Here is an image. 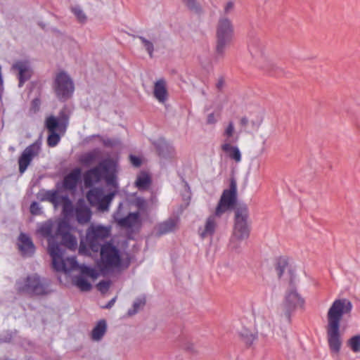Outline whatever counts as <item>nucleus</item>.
<instances>
[{
	"label": "nucleus",
	"instance_id": "f257e3e1",
	"mask_svg": "<svg viewBox=\"0 0 360 360\" xmlns=\"http://www.w3.org/2000/svg\"><path fill=\"white\" fill-rule=\"evenodd\" d=\"M352 307L348 299L342 298L335 300L328 309L326 331L329 349L333 354L340 352L342 345L340 322L344 316H350Z\"/></svg>",
	"mask_w": 360,
	"mask_h": 360
},
{
	"label": "nucleus",
	"instance_id": "f03ea898",
	"mask_svg": "<svg viewBox=\"0 0 360 360\" xmlns=\"http://www.w3.org/2000/svg\"><path fill=\"white\" fill-rule=\"evenodd\" d=\"M56 229L57 223L49 220L38 225L37 233L48 239V251L52 258L53 269L57 271L69 272L77 269L78 264L74 257L68 258L66 262L63 259V251L58 241H56Z\"/></svg>",
	"mask_w": 360,
	"mask_h": 360
},
{
	"label": "nucleus",
	"instance_id": "7ed1b4c3",
	"mask_svg": "<svg viewBox=\"0 0 360 360\" xmlns=\"http://www.w3.org/2000/svg\"><path fill=\"white\" fill-rule=\"evenodd\" d=\"M236 200L237 185L234 180H231L229 188L223 191L214 214L206 219L202 227L199 228L198 234L201 238L212 237L214 235L218 226L219 219L234 207Z\"/></svg>",
	"mask_w": 360,
	"mask_h": 360
},
{
	"label": "nucleus",
	"instance_id": "20e7f679",
	"mask_svg": "<svg viewBox=\"0 0 360 360\" xmlns=\"http://www.w3.org/2000/svg\"><path fill=\"white\" fill-rule=\"evenodd\" d=\"M249 210L246 205H240L235 211L234 226L230 240V247L238 250L240 242L248 238L250 232L248 223Z\"/></svg>",
	"mask_w": 360,
	"mask_h": 360
},
{
	"label": "nucleus",
	"instance_id": "39448f33",
	"mask_svg": "<svg viewBox=\"0 0 360 360\" xmlns=\"http://www.w3.org/2000/svg\"><path fill=\"white\" fill-rule=\"evenodd\" d=\"M100 259L97 263L98 269L103 274L120 269L122 257L120 250L110 243H106L99 249Z\"/></svg>",
	"mask_w": 360,
	"mask_h": 360
},
{
	"label": "nucleus",
	"instance_id": "423d86ee",
	"mask_svg": "<svg viewBox=\"0 0 360 360\" xmlns=\"http://www.w3.org/2000/svg\"><path fill=\"white\" fill-rule=\"evenodd\" d=\"M233 33L234 28L231 20L225 17L219 18L216 29V52L218 56H223L226 46L233 39Z\"/></svg>",
	"mask_w": 360,
	"mask_h": 360
},
{
	"label": "nucleus",
	"instance_id": "0eeeda50",
	"mask_svg": "<svg viewBox=\"0 0 360 360\" xmlns=\"http://www.w3.org/2000/svg\"><path fill=\"white\" fill-rule=\"evenodd\" d=\"M304 299L297 292L296 289H288L284 296L283 302L280 306V316L285 322L290 323L291 315L297 308L302 307Z\"/></svg>",
	"mask_w": 360,
	"mask_h": 360
},
{
	"label": "nucleus",
	"instance_id": "6e6552de",
	"mask_svg": "<svg viewBox=\"0 0 360 360\" xmlns=\"http://www.w3.org/2000/svg\"><path fill=\"white\" fill-rule=\"evenodd\" d=\"M110 233V229L99 224H91L86 230V242L91 250L97 252L102 247L101 243Z\"/></svg>",
	"mask_w": 360,
	"mask_h": 360
},
{
	"label": "nucleus",
	"instance_id": "1a4fd4ad",
	"mask_svg": "<svg viewBox=\"0 0 360 360\" xmlns=\"http://www.w3.org/2000/svg\"><path fill=\"white\" fill-rule=\"evenodd\" d=\"M15 286L18 292L30 295H41L47 292L45 285L37 274L20 279Z\"/></svg>",
	"mask_w": 360,
	"mask_h": 360
},
{
	"label": "nucleus",
	"instance_id": "9d476101",
	"mask_svg": "<svg viewBox=\"0 0 360 360\" xmlns=\"http://www.w3.org/2000/svg\"><path fill=\"white\" fill-rule=\"evenodd\" d=\"M112 167H114L113 162L110 159H105L97 166L89 169L84 175L85 186L89 188L98 183L103 178L104 174Z\"/></svg>",
	"mask_w": 360,
	"mask_h": 360
},
{
	"label": "nucleus",
	"instance_id": "9b49d317",
	"mask_svg": "<svg viewBox=\"0 0 360 360\" xmlns=\"http://www.w3.org/2000/svg\"><path fill=\"white\" fill-rule=\"evenodd\" d=\"M115 195V192L105 195L102 188H94L87 193L86 198L91 205L97 207L98 211L105 212L109 210Z\"/></svg>",
	"mask_w": 360,
	"mask_h": 360
},
{
	"label": "nucleus",
	"instance_id": "f8f14e48",
	"mask_svg": "<svg viewBox=\"0 0 360 360\" xmlns=\"http://www.w3.org/2000/svg\"><path fill=\"white\" fill-rule=\"evenodd\" d=\"M73 82L65 72H59L55 79L54 90L60 100L69 98L74 91Z\"/></svg>",
	"mask_w": 360,
	"mask_h": 360
},
{
	"label": "nucleus",
	"instance_id": "ddd939ff",
	"mask_svg": "<svg viewBox=\"0 0 360 360\" xmlns=\"http://www.w3.org/2000/svg\"><path fill=\"white\" fill-rule=\"evenodd\" d=\"M56 241H58V239L60 238V243L58 242V243L60 245V248H62L61 245L67 247L70 250H75L76 249L77 246V241L76 238L70 233V227L68 223L63 221H60L57 223V229L56 231ZM62 251H63V249H61ZM64 254V252H63V255ZM69 257H68L66 259H63L66 262L67 259Z\"/></svg>",
	"mask_w": 360,
	"mask_h": 360
},
{
	"label": "nucleus",
	"instance_id": "4468645a",
	"mask_svg": "<svg viewBox=\"0 0 360 360\" xmlns=\"http://www.w3.org/2000/svg\"><path fill=\"white\" fill-rule=\"evenodd\" d=\"M11 70L16 75L19 80V87H22L25 82L31 78L33 74L31 63L28 60L15 61L12 65Z\"/></svg>",
	"mask_w": 360,
	"mask_h": 360
},
{
	"label": "nucleus",
	"instance_id": "2eb2a0df",
	"mask_svg": "<svg viewBox=\"0 0 360 360\" xmlns=\"http://www.w3.org/2000/svg\"><path fill=\"white\" fill-rule=\"evenodd\" d=\"M41 150V143L38 141L28 146L22 153L18 159L19 172L22 174L34 158L37 157Z\"/></svg>",
	"mask_w": 360,
	"mask_h": 360
},
{
	"label": "nucleus",
	"instance_id": "dca6fc26",
	"mask_svg": "<svg viewBox=\"0 0 360 360\" xmlns=\"http://www.w3.org/2000/svg\"><path fill=\"white\" fill-rule=\"evenodd\" d=\"M75 215L80 224H85L90 221L92 212L84 200L80 199L77 201L75 208Z\"/></svg>",
	"mask_w": 360,
	"mask_h": 360
},
{
	"label": "nucleus",
	"instance_id": "f3484780",
	"mask_svg": "<svg viewBox=\"0 0 360 360\" xmlns=\"http://www.w3.org/2000/svg\"><path fill=\"white\" fill-rule=\"evenodd\" d=\"M18 245L22 256L31 257L34 255L35 247L28 235L21 233L18 237Z\"/></svg>",
	"mask_w": 360,
	"mask_h": 360
},
{
	"label": "nucleus",
	"instance_id": "a211bd4d",
	"mask_svg": "<svg viewBox=\"0 0 360 360\" xmlns=\"http://www.w3.org/2000/svg\"><path fill=\"white\" fill-rule=\"evenodd\" d=\"M154 97L161 103H164L168 98L167 82L165 79H160L154 84Z\"/></svg>",
	"mask_w": 360,
	"mask_h": 360
},
{
	"label": "nucleus",
	"instance_id": "6ab92c4d",
	"mask_svg": "<svg viewBox=\"0 0 360 360\" xmlns=\"http://www.w3.org/2000/svg\"><path fill=\"white\" fill-rule=\"evenodd\" d=\"M177 227V219L169 218L167 220L158 224L155 227V234L157 236L169 233L174 231Z\"/></svg>",
	"mask_w": 360,
	"mask_h": 360
},
{
	"label": "nucleus",
	"instance_id": "aec40b11",
	"mask_svg": "<svg viewBox=\"0 0 360 360\" xmlns=\"http://www.w3.org/2000/svg\"><path fill=\"white\" fill-rule=\"evenodd\" d=\"M81 178V169H74L70 173L66 175L63 179V186L67 190H74Z\"/></svg>",
	"mask_w": 360,
	"mask_h": 360
},
{
	"label": "nucleus",
	"instance_id": "412c9836",
	"mask_svg": "<svg viewBox=\"0 0 360 360\" xmlns=\"http://www.w3.org/2000/svg\"><path fill=\"white\" fill-rule=\"evenodd\" d=\"M115 218L120 226L124 228H131L138 223L139 213L132 212L129 213L126 217L118 219L115 217Z\"/></svg>",
	"mask_w": 360,
	"mask_h": 360
},
{
	"label": "nucleus",
	"instance_id": "4be33fe9",
	"mask_svg": "<svg viewBox=\"0 0 360 360\" xmlns=\"http://www.w3.org/2000/svg\"><path fill=\"white\" fill-rule=\"evenodd\" d=\"M221 150L226 153L229 158L236 162L241 161V153L237 146H232L231 143H224L221 145Z\"/></svg>",
	"mask_w": 360,
	"mask_h": 360
},
{
	"label": "nucleus",
	"instance_id": "5701e85b",
	"mask_svg": "<svg viewBox=\"0 0 360 360\" xmlns=\"http://www.w3.org/2000/svg\"><path fill=\"white\" fill-rule=\"evenodd\" d=\"M249 51L253 57H261L264 54V44L259 39H253L250 43Z\"/></svg>",
	"mask_w": 360,
	"mask_h": 360
},
{
	"label": "nucleus",
	"instance_id": "b1692460",
	"mask_svg": "<svg viewBox=\"0 0 360 360\" xmlns=\"http://www.w3.org/2000/svg\"><path fill=\"white\" fill-rule=\"evenodd\" d=\"M157 149L159 155L165 158H170L174 155V148L165 141H160Z\"/></svg>",
	"mask_w": 360,
	"mask_h": 360
},
{
	"label": "nucleus",
	"instance_id": "393cba45",
	"mask_svg": "<svg viewBox=\"0 0 360 360\" xmlns=\"http://www.w3.org/2000/svg\"><path fill=\"white\" fill-rule=\"evenodd\" d=\"M45 127L49 132L56 131L58 130L60 133L63 134L60 123L58 122L57 117L53 115H50L46 118Z\"/></svg>",
	"mask_w": 360,
	"mask_h": 360
},
{
	"label": "nucleus",
	"instance_id": "a878e982",
	"mask_svg": "<svg viewBox=\"0 0 360 360\" xmlns=\"http://www.w3.org/2000/svg\"><path fill=\"white\" fill-rule=\"evenodd\" d=\"M150 178L146 172L139 174L135 181V186L140 191L146 190L150 185Z\"/></svg>",
	"mask_w": 360,
	"mask_h": 360
},
{
	"label": "nucleus",
	"instance_id": "bb28decb",
	"mask_svg": "<svg viewBox=\"0 0 360 360\" xmlns=\"http://www.w3.org/2000/svg\"><path fill=\"white\" fill-rule=\"evenodd\" d=\"M106 322L104 320H101L98 321L97 325L93 329L91 333V338L94 340L98 341L104 335L106 331Z\"/></svg>",
	"mask_w": 360,
	"mask_h": 360
},
{
	"label": "nucleus",
	"instance_id": "cd10ccee",
	"mask_svg": "<svg viewBox=\"0 0 360 360\" xmlns=\"http://www.w3.org/2000/svg\"><path fill=\"white\" fill-rule=\"evenodd\" d=\"M238 333L242 340L247 345H251L257 338V335L255 332L251 331L245 327H243Z\"/></svg>",
	"mask_w": 360,
	"mask_h": 360
},
{
	"label": "nucleus",
	"instance_id": "c85d7f7f",
	"mask_svg": "<svg viewBox=\"0 0 360 360\" xmlns=\"http://www.w3.org/2000/svg\"><path fill=\"white\" fill-rule=\"evenodd\" d=\"M72 281L73 283L82 291H89L91 289V284L82 275L75 276Z\"/></svg>",
	"mask_w": 360,
	"mask_h": 360
},
{
	"label": "nucleus",
	"instance_id": "c756f323",
	"mask_svg": "<svg viewBox=\"0 0 360 360\" xmlns=\"http://www.w3.org/2000/svg\"><path fill=\"white\" fill-rule=\"evenodd\" d=\"M98 155L99 151L98 150L86 153L81 156L80 162L84 165L89 166L96 160Z\"/></svg>",
	"mask_w": 360,
	"mask_h": 360
},
{
	"label": "nucleus",
	"instance_id": "7c9ffc66",
	"mask_svg": "<svg viewBox=\"0 0 360 360\" xmlns=\"http://www.w3.org/2000/svg\"><path fill=\"white\" fill-rule=\"evenodd\" d=\"M60 199V204L59 205H62L64 215L65 217L70 216L73 212H75L72 202L68 196H63Z\"/></svg>",
	"mask_w": 360,
	"mask_h": 360
},
{
	"label": "nucleus",
	"instance_id": "2f4dec72",
	"mask_svg": "<svg viewBox=\"0 0 360 360\" xmlns=\"http://www.w3.org/2000/svg\"><path fill=\"white\" fill-rule=\"evenodd\" d=\"M146 304V297L144 296L136 298L133 304L132 308L128 310L127 314L133 316L141 309Z\"/></svg>",
	"mask_w": 360,
	"mask_h": 360
},
{
	"label": "nucleus",
	"instance_id": "473e14b6",
	"mask_svg": "<svg viewBox=\"0 0 360 360\" xmlns=\"http://www.w3.org/2000/svg\"><path fill=\"white\" fill-rule=\"evenodd\" d=\"M347 346L354 352H360V334L355 335L347 341Z\"/></svg>",
	"mask_w": 360,
	"mask_h": 360
},
{
	"label": "nucleus",
	"instance_id": "72a5a7b5",
	"mask_svg": "<svg viewBox=\"0 0 360 360\" xmlns=\"http://www.w3.org/2000/svg\"><path fill=\"white\" fill-rule=\"evenodd\" d=\"M57 119L60 123V127L62 128L63 134H65L69 124L70 115L65 109H63L59 112Z\"/></svg>",
	"mask_w": 360,
	"mask_h": 360
},
{
	"label": "nucleus",
	"instance_id": "f704fd0d",
	"mask_svg": "<svg viewBox=\"0 0 360 360\" xmlns=\"http://www.w3.org/2000/svg\"><path fill=\"white\" fill-rule=\"evenodd\" d=\"M63 195H60L56 191H49L44 195V199L51 202L55 206H58L60 204V198Z\"/></svg>",
	"mask_w": 360,
	"mask_h": 360
},
{
	"label": "nucleus",
	"instance_id": "c9c22d12",
	"mask_svg": "<svg viewBox=\"0 0 360 360\" xmlns=\"http://www.w3.org/2000/svg\"><path fill=\"white\" fill-rule=\"evenodd\" d=\"M183 4L193 13H200L202 8L196 0H181Z\"/></svg>",
	"mask_w": 360,
	"mask_h": 360
},
{
	"label": "nucleus",
	"instance_id": "e433bc0d",
	"mask_svg": "<svg viewBox=\"0 0 360 360\" xmlns=\"http://www.w3.org/2000/svg\"><path fill=\"white\" fill-rule=\"evenodd\" d=\"M138 38L141 41L143 48L148 53L150 58L153 56L154 44L153 42L143 36H139Z\"/></svg>",
	"mask_w": 360,
	"mask_h": 360
},
{
	"label": "nucleus",
	"instance_id": "4c0bfd02",
	"mask_svg": "<svg viewBox=\"0 0 360 360\" xmlns=\"http://www.w3.org/2000/svg\"><path fill=\"white\" fill-rule=\"evenodd\" d=\"M235 133V126L232 121H230L225 128L224 136L226 137L224 143H231L233 141L232 137Z\"/></svg>",
	"mask_w": 360,
	"mask_h": 360
},
{
	"label": "nucleus",
	"instance_id": "58836bf2",
	"mask_svg": "<svg viewBox=\"0 0 360 360\" xmlns=\"http://www.w3.org/2000/svg\"><path fill=\"white\" fill-rule=\"evenodd\" d=\"M60 136L56 131L49 132L47 144L50 147H55L60 141Z\"/></svg>",
	"mask_w": 360,
	"mask_h": 360
},
{
	"label": "nucleus",
	"instance_id": "ea45409f",
	"mask_svg": "<svg viewBox=\"0 0 360 360\" xmlns=\"http://www.w3.org/2000/svg\"><path fill=\"white\" fill-rule=\"evenodd\" d=\"M81 271V275L82 276H88L89 277L91 278L93 280L96 279L98 276V274L96 271L90 267H88L86 266H82L79 267Z\"/></svg>",
	"mask_w": 360,
	"mask_h": 360
},
{
	"label": "nucleus",
	"instance_id": "a19ab883",
	"mask_svg": "<svg viewBox=\"0 0 360 360\" xmlns=\"http://www.w3.org/2000/svg\"><path fill=\"white\" fill-rule=\"evenodd\" d=\"M72 12L75 14V15L80 22L84 23L86 21V15L80 7H72Z\"/></svg>",
	"mask_w": 360,
	"mask_h": 360
},
{
	"label": "nucleus",
	"instance_id": "79ce46f5",
	"mask_svg": "<svg viewBox=\"0 0 360 360\" xmlns=\"http://www.w3.org/2000/svg\"><path fill=\"white\" fill-rule=\"evenodd\" d=\"M112 169H113V167L110 170H109L108 172L105 173L103 179H104L105 180L107 184L115 186H116V177L112 172Z\"/></svg>",
	"mask_w": 360,
	"mask_h": 360
},
{
	"label": "nucleus",
	"instance_id": "37998d69",
	"mask_svg": "<svg viewBox=\"0 0 360 360\" xmlns=\"http://www.w3.org/2000/svg\"><path fill=\"white\" fill-rule=\"evenodd\" d=\"M288 264L285 259H280L277 264L276 271L278 277H281L285 271Z\"/></svg>",
	"mask_w": 360,
	"mask_h": 360
},
{
	"label": "nucleus",
	"instance_id": "c03bdc74",
	"mask_svg": "<svg viewBox=\"0 0 360 360\" xmlns=\"http://www.w3.org/2000/svg\"><path fill=\"white\" fill-rule=\"evenodd\" d=\"M183 348L186 351H188L192 354H196L198 353V350L194 345L193 342L191 341H186L183 345Z\"/></svg>",
	"mask_w": 360,
	"mask_h": 360
},
{
	"label": "nucleus",
	"instance_id": "a18cd8bd",
	"mask_svg": "<svg viewBox=\"0 0 360 360\" xmlns=\"http://www.w3.org/2000/svg\"><path fill=\"white\" fill-rule=\"evenodd\" d=\"M110 282L109 281H102L97 284V288L102 293H105L110 288Z\"/></svg>",
	"mask_w": 360,
	"mask_h": 360
},
{
	"label": "nucleus",
	"instance_id": "49530a36",
	"mask_svg": "<svg viewBox=\"0 0 360 360\" xmlns=\"http://www.w3.org/2000/svg\"><path fill=\"white\" fill-rule=\"evenodd\" d=\"M41 101L39 98H34L31 103L30 111L33 113H36L39 110Z\"/></svg>",
	"mask_w": 360,
	"mask_h": 360
},
{
	"label": "nucleus",
	"instance_id": "de8ad7c7",
	"mask_svg": "<svg viewBox=\"0 0 360 360\" xmlns=\"http://www.w3.org/2000/svg\"><path fill=\"white\" fill-rule=\"evenodd\" d=\"M30 212L34 215H38L41 213L39 204L37 202H33L30 205Z\"/></svg>",
	"mask_w": 360,
	"mask_h": 360
},
{
	"label": "nucleus",
	"instance_id": "09e8293b",
	"mask_svg": "<svg viewBox=\"0 0 360 360\" xmlns=\"http://www.w3.org/2000/svg\"><path fill=\"white\" fill-rule=\"evenodd\" d=\"M218 115H215L214 112L210 113L207 117L206 123L207 124H215L218 121Z\"/></svg>",
	"mask_w": 360,
	"mask_h": 360
},
{
	"label": "nucleus",
	"instance_id": "8fccbe9b",
	"mask_svg": "<svg viewBox=\"0 0 360 360\" xmlns=\"http://www.w3.org/2000/svg\"><path fill=\"white\" fill-rule=\"evenodd\" d=\"M250 121L246 117H243L240 120V125L241 127H243L245 130H247L249 127Z\"/></svg>",
	"mask_w": 360,
	"mask_h": 360
},
{
	"label": "nucleus",
	"instance_id": "3c124183",
	"mask_svg": "<svg viewBox=\"0 0 360 360\" xmlns=\"http://www.w3.org/2000/svg\"><path fill=\"white\" fill-rule=\"evenodd\" d=\"M131 163L135 167H139L141 164V160L134 155H130Z\"/></svg>",
	"mask_w": 360,
	"mask_h": 360
},
{
	"label": "nucleus",
	"instance_id": "603ef678",
	"mask_svg": "<svg viewBox=\"0 0 360 360\" xmlns=\"http://www.w3.org/2000/svg\"><path fill=\"white\" fill-rule=\"evenodd\" d=\"M261 121H254L252 120L250 122L249 127L251 130H257L259 127Z\"/></svg>",
	"mask_w": 360,
	"mask_h": 360
},
{
	"label": "nucleus",
	"instance_id": "864d4df0",
	"mask_svg": "<svg viewBox=\"0 0 360 360\" xmlns=\"http://www.w3.org/2000/svg\"><path fill=\"white\" fill-rule=\"evenodd\" d=\"M225 85V81H224V79L223 77H220L219 78L217 84H216V87L217 89L219 90V91H221L223 89L224 86Z\"/></svg>",
	"mask_w": 360,
	"mask_h": 360
},
{
	"label": "nucleus",
	"instance_id": "5fc2aeb1",
	"mask_svg": "<svg viewBox=\"0 0 360 360\" xmlns=\"http://www.w3.org/2000/svg\"><path fill=\"white\" fill-rule=\"evenodd\" d=\"M234 4L232 1H229L224 6V12L226 13H229L233 8Z\"/></svg>",
	"mask_w": 360,
	"mask_h": 360
},
{
	"label": "nucleus",
	"instance_id": "6e6d98bb",
	"mask_svg": "<svg viewBox=\"0 0 360 360\" xmlns=\"http://www.w3.org/2000/svg\"><path fill=\"white\" fill-rule=\"evenodd\" d=\"M115 300H116V297H113L105 307V308L106 309H110L111 308L113 304H115Z\"/></svg>",
	"mask_w": 360,
	"mask_h": 360
},
{
	"label": "nucleus",
	"instance_id": "4d7b16f0",
	"mask_svg": "<svg viewBox=\"0 0 360 360\" xmlns=\"http://www.w3.org/2000/svg\"><path fill=\"white\" fill-rule=\"evenodd\" d=\"M86 248L84 247V245L82 244V243H81L80 245H79V253L81 254H85L86 253Z\"/></svg>",
	"mask_w": 360,
	"mask_h": 360
},
{
	"label": "nucleus",
	"instance_id": "13d9d810",
	"mask_svg": "<svg viewBox=\"0 0 360 360\" xmlns=\"http://www.w3.org/2000/svg\"><path fill=\"white\" fill-rule=\"evenodd\" d=\"M11 339V335H9V337H8V338H5V339L0 338V341H1V342H8Z\"/></svg>",
	"mask_w": 360,
	"mask_h": 360
},
{
	"label": "nucleus",
	"instance_id": "bf43d9fd",
	"mask_svg": "<svg viewBox=\"0 0 360 360\" xmlns=\"http://www.w3.org/2000/svg\"><path fill=\"white\" fill-rule=\"evenodd\" d=\"M138 202H139V204L144 203V200H141V199H139V200H138Z\"/></svg>",
	"mask_w": 360,
	"mask_h": 360
}]
</instances>
